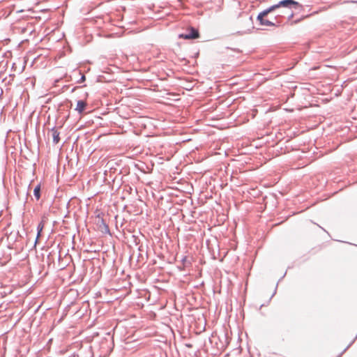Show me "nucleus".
<instances>
[{
  "mask_svg": "<svg viewBox=\"0 0 357 357\" xmlns=\"http://www.w3.org/2000/svg\"><path fill=\"white\" fill-rule=\"evenodd\" d=\"M268 16L267 12L266 10L260 12L257 16V21L259 22L261 26H280L279 19L281 17L280 15H277L274 17L275 22L271 21L269 20L265 19V17Z\"/></svg>",
  "mask_w": 357,
  "mask_h": 357,
  "instance_id": "nucleus-1",
  "label": "nucleus"
},
{
  "mask_svg": "<svg viewBox=\"0 0 357 357\" xmlns=\"http://www.w3.org/2000/svg\"><path fill=\"white\" fill-rule=\"evenodd\" d=\"M200 37L199 30L193 26H188L185 33H180L178 38L184 40H195Z\"/></svg>",
  "mask_w": 357,
  "mask_h": 357,
  "instance_id": "nucleus-2",
  "label": "nucleus"
},
{
  "mask_svg": "<svg viewBox=\"0 0 357 357\" xmlns=\"http://www.w3.org/2000/svg\"><path fill=\"white\" fill-rule=\"evenodd\" d=\"M97 218L98 221L96 225L98 227V229L102 234H110L109 228L106 221L102 218H101L100 215H98Z\"/></svg>",
  "mask_w": 357,
  "mask_h": 357,
  "instance_id": "nucleus-3",
  "label": "nucleus"
},
{
  "mask_svg": "<svg viewBox=\"0 0 357 357\" xmlns=\"http://www.w3.org/2000/svg\"><path fill=\"white\" fill-rule=\"evenodd\" d=\"M86 107H87V103L85 100H79L77 102V106L75 109L78 112V114H82L84 113Z\"/></svg>",
  "mask_w": 357,
  "mask_h": 357,
  "instance_id": "nucleus-4",
  "label": "nucleus"
},
{
  "mask_svg": "<svg viewBox=\"0 0 357 357\" xmlns=\"http://www.w3.org/2000/svg\"><path fill=\"white\" fill-rule=\"evenodd\" d=\"M50 132L52 136V142L54 144H57L60 142L59 132L56 128V127H53L50 129Z\"/></svg>",
  "mask_w": 357,
  "mask_h": 357,
  "instance_id": "nucleus-5",
  "label": "nucleus"
},
{
  "mask_svg": "<svg viewBox=\"0 0 357 357\" xmlns=\"http://www.w3.org/2000/svg\"><path fill=\"white\" fill-rule=\"evenodd\" d=\"M294 3V0H281L278 2L280 8H286L291 9V6Z\"/></svg>",
  "mask_w": 357,
  "mask_h": 357,
  "instance_id": "nucleus-6",
  "label": "nucleus"
},
{
  "mask_svg": "<svg viewBox=\"0 0 357 357\" xmlns=\"http://www.w3.org/2000/svg\"><path fill=\"white\" fill-rule=\"evenodd\" d=\"M44 226L45 223L43 220L40 221L37 226V236L35 241V245L37 243L39 237L41 236L43 229H44Z\"/></svg>",
  "mask_w": 357,
  "mask_h": 357,
  "instance_id": "nucleus-7",
  "label": "nucleus"
},
{
  "mask_svg": "<svg viewBox=\"0 0 357 357\" xmlns=\"http://www.w3.org/2000/svg\"><path fill=\"white\" fill-rule=\"evenodd\" d=\"M294 3L295 4H292V6H291V9H294L297 13H300L304 10V6L299 2L294 0Z\"/></svg>",
  "mask_w": 357,
  "mask_h": 357,
  "instance_id": "nucleus-8",
  "label": "nucleus"
},
{
  "mask_svg": "<svg viewBox=\"0 0 357 357\" xmlns=\"http://www.w3.org/2000/svg\"><path fill=\"white\" fill-rule=\"evenodd\" d=\"M33 195L36 200H39L41 197V185L40 183L36 185L33 189Z\"/></svg>",
  "mask_w": 357,
  "mask_h": 357,
  "instance_id": "nucleus-9",
  "label": "nucleus"
},
{
  "mask_svg": "<svg viewBox=\"0 0 357 357\" xmlns=\"http://www.w3.org/2000/svg\"><path fill=\"white\" fill-rule=\"evenodd\" d=\"M74 73H78V74H81V75H81V77L79 78V80H77V83L81 84V83L84 82L86 80V76H85L84 74H82L81 70H75L74 71Z\"/></svg>",
  "mask_w": 357,
  "mask_h": 357,
  "instance_id": "nucleus-10",
  "label": "nucleus"
},
{
  "mask_svg": "<svg viewBox=\"0 0 357 357\" xmlns=\"http://www.w3.org/2000/svg\"><path fill=\"white\" fill-rule=\"evenodd\" d=\"M310 15H302L300 18L296 19L291 22V24H296L299 22H301L303 20L308 17Z\"/></svg>",
  "mask_w": 357,
  "mask_h": 357,
  "instance_id": "nucleus-11",
  "label": "nucleus"
},
{
  "mask_svg": "<svg viewBox=\"0 0 357 357\" xmlns=\"http://www.w3.org/2000/svg\"><path fill=\"white\" fill-rule=\"evenodd\" d=\"M270 8L272 10V11L273 12V11L276 10L277 9L280 8V6H278V3L271 6Z\"/></svg>",
  "mask_w": 357,
  "mask_h": 357,
  "instance_id": "nucleus-12",
  "label": "nucleus"
},
{
  "mask_svg": "<svg viewBox=\"0 0 357 357\" xmlns=\"http://www.w3.org/2000/svg\"><path fill=\"white\" fill-rule=\"evenodd\" d=\"M132 237L134 238V241H135V244L138 245L139 243V239L135 236H132Z\"/></svg>",
  "mask_w": 357,
  "mask_h": 357,
  "instance_id": "nucleus-13",
  "label": "nucleus"
},
{
  "mask_svg": "<svg viewBox=\"0 0 357 357\" xmlns=\"http://www.w3.org/2000/svg\"><path fill=\"white\" fill-rule=\"evenodd\" d=\"M265 10H266L268 15L273 12L270 6L266 8Z\"/></svg>",
  "mask_w": 357,
  "mask_h": 357,
  "instance_id": "nucleus-14",
  "label": "nucleus"
},
{
  "mask_svg": "<svg viewBox=\"0 0 357 357\" xmlns=\"http://www.w3.org/2000/svg\"><path fill=\"white\" fill-rule=\"evenodd\" d=\"M294 15V12L292 11V12L290 13V15L288 16V20H290L291 18H293Z\"/></svg>",
  "mask_w": 357,
  "mask_h": 357,
  "instance_id": "nucleus-15",
  "label": "nucleus"
},
{
  "mask_svg": "<svg viewBox=\"0 0 357 357\" xmlns=\"http://www.w3.org/2000/svg\"><path fill=\"white\" fill-rule=\"evenodd\" d=\"M186 261H187V257L185 256L182 258L181 261L185 265V263Z\"/></svg>",
  "mask_w": 357,
  "mask_h": 357,
  "instance_id": "nucleus-16",
  "label": "nucleus"
},
{
  "mask_svg": "<svg viewBox=\"0 0 357 357\" xmlns=\"http://www.w3.org/2000/svg\"><path fill=\"white\" fill-rule=\"evenodd\" d=\"M248 20L250 21L251 22V24H253V20H252V16H250L248 18Z\"/></svg>",
  "mask_w": 357,
  "mask_h": 357,
  "instance_id": "nucleus-17",
  "label": "nucleus"
},
{
  "mask_svg": "<svg viewBox=\"0 0 357 357\" xmlns=\"http://www.w3.org/2000/svg\"><path fill=\"white\" fill-rule=\"evenodd\" d=\"M79 87V86H75V87L73 88V89H72V90H71V92L73 93V92L75 91V90H76L77 89H78Z\"/></svg>",
  "mask_w": 357,
  "mask_h": 357,
  "instance_id": "nucleus-18",
  "label": "nucleus"
},
{
  "mask_svg": "<svg viewBox=\"0 0 357 357\" xmlns=\"http://www.w3.org/2000/svg\"><path fill=\"white\" fill-rule=\"evenodd\" d=\"M276 287H278V284L276 285ZM276 289H277V287H275V289L274 292L273 293L271 298L275 295V294L276 292Z\"/></svg>",
  "mask_w": 357,
  "mask_h": 357,
  "instance_id": "nucleus-19",
  "label": "nucleus"
},
{
  "mask_svg": "<svg viewBox=\"0 0 357 357\" xmlns=\"http://www.w3.org/2000/svg\"><path fill=\"white\" fill-rule=\"evenodd\" d=\"M138 249H139V251H142V246H139Z\"/></svg>",
  "mask_w": 357,
  "mask_h": 357,
  "instance_id": "nucleus-20",
  "label": "nucleus"
},
{
  "mask_svg": "<svg viewBox=\"0 0 357 357\" xmlns=\"http://www.w3.org/2000/svg\"><path fill=\"white\" fill-rule=\"evenodd\" d=\"M52 252H50V254L48 255V256H47V258H48V259H50V255H52Z\"/></svg>",
  "mask_w": 357,
  "mask_h": 357,
  "instance_id": "nucleus-21",
  "label": "nucleus"
},
{
  "mask_svg": "<svg viewBox=\"0 0 357 357\" xmlns=\"http://www.w3.org/2000/svg\"><path fill=\"white\" fill-rule=\"evenodd\" d=\"M187 347H192V345L189 344H187Z\"/></svg>",
  "mask_w": 357,
  "mask_h": 357,
  "instance_id": "nucleus-22",
  "label": "nucleus"
},
{
  "mask_svg": "<svg viewBox=\"0 0 357 357\" xmlns=\"http://www.w3.org/2000/svg\"><path fill=\"white\" fill-rule=\"evenodd\" d=\"M237 52H240L241 51L239 50H236Z\"/></svg>",
  "mask_w": 357,
  "mask_h": 357,
  "instance_id": "nucleus-23",
  "label": "nucleus"
}]
</instances>
